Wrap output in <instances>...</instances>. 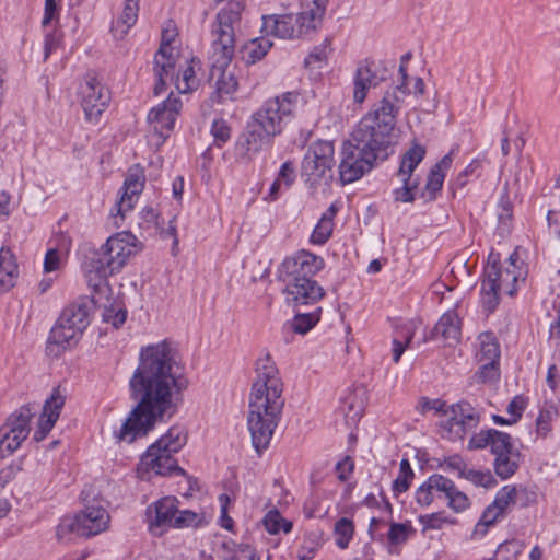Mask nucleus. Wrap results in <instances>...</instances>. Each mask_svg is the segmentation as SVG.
<instances>
[{
  "label": "nucleus",
  "mask_w": 560,
  "mask_h": 560,
  "mask_svg": "<svg viewBox=\"0 0 560 560\" xmlns=\"http://www.w3.org/2000/svg\"><path fill=\"white\" fill-rule=\"evenodd\" d=\"M167 47L165 43L160 46L154 57V73L156 83L154 85V94H160L165 86V80L171 77L173 78L175 60L174 57L166 54Z\"/></svg>",
  "instance_id": "5701e85b"
},
{
  "label": "nucleus",
  "mask_w": 560,
  "mask_h": 560,
  "mask_svg": "<svg viewBox=\"0 0 560 560\" xmlns=\"http://www.w3.org/2000/svg\"><path fill=\"white\" fill-rule=\"evenodd\" d=\"M415 533L413 527H389L387 532V547L390 553H398L404 545Z\"/></svg>",
  "instance_id": "e433bc0d"
},
{
  "label": "nucleus",
  "mask_w": 560,
  "mask_h": 560,
  "mask_svg": "<svg viewBox=\"0 0 560 560\" xmlns=\"http://www.w3.org/2000/svg\"><path fill=\"white\" fill-rule=\"evenodd\" d=\"M330 39L326 38L320 45L315 46L313 50L305 58V66L313 67L316 63H322L328 57Z\"/></svg>",
  "instance_id": "de8ad7c7"
},
{
  "label": "nucleus",
  "mask_w": 560,
  "mask_h": 560,
  "mask_svg": "<svg viewBox=\"0 0 560 560\" xmlns=\"http://www.w3.org/2000/svg\"><path fill=\"white\" fill-rule=\"evenodd\" d=\"M35 410L31 405L22 406L1 427L0 456L13 454L30 434V422Z\"/></svg>",
  "instance_id": "9b49d317"
},
{
  "label": "nucleus",
  "mask_w": 560,
  "mask_h": 560,
  "mask_svg": "<svg viewBox=\"0 0 560 560\" xmlns=\"http://www.w3.org/2000/svg\"><path fill=\"white\" fill-rule=\"evenodd\" d=\"M524 545L520 540L511 539L499 544L495 551L497 560H513L523 551Z\"/></svg>",
  "instance_id": "79ce46f5"
},
{
  "label": "nucleus",
  "mask_w": 560,
  "mask_h": 560,
  "mask_svg": "<svg viewBox=\"0 0 560 560\" xmlns=\"http://www.w3.org/2000/svg\"><path fill=\"white\" fill-rule=\"evenodd\" d=\"M256 374L248 399L247 427L254 448L261 453L270 444L285 399L279 371L269 355L257 360Z\"/></svg>",
  "instance_id": "f03ea898"
},
{
  "label": "nucleus",
  "mask_w": 560,
  "mask_h": 560,
  "mask_svg": "<svg viewBox=\"0 0 560 560\" xmlns=\"http://www.w3.org/2000/svg\"><path fill=\"white\" fill-rule=\"evenodd\" d=\"M479 350L476 354L479 363L478 377L481 382H491L499 377L500 346L492 334L485 332L478 338Z\"/></svg>",
  "instance_id": "dca6fc26"
},
{
  "label": "nucleus",
  "mask_w": 560,
  "mask_h": 560,
  "mask_svg": "<svg viewBox=\"0 0 560 560\" xmlns=\"http://www.w3.org/2000/svg\"><path fill=\"white\" fill-rule=\"evenodd\" d=\"M137 198L138 196H128L126 192L122 194L110 211V215L114 219V225L117 228L121 225L127 212L133 209V203Z\"/></svg>",
  "instance_id": "58836bf2"
},
{
  "label": "nucleus",
  "mask_w": 560,
  "mask_h": 560,
  "mask_svg": "<svg viewBox=\"0 0 560 560\" xmlns=\"http://www.w3.org/2000/svg\"><path fill=\"white\" fill-rule=\"evenodd\" d=\"M400 180L402 182V187L397 188L394 191L395 200L401 202H412L415 200L412 191L418 187L419 180L409 179L406 182V178H400Z\"/></svg>",
  "instance_id": "603ef678"
},
{
  "label": "nucleus",
  "mask_w": 560,
  "mask_h": 560,
  "mask_svg": "<svg viewBox=\"0 0 560 560\" xmlns=\"http://www.w3.org/2000/svg\"><path fill=\"white\" fill-rule=\"evenodd\" d=\"M334 154L332 142L318 140L312 143L302 161V174L306 180L313 185L320 180L330 182L334 177Z\"/></svg>",
  "instance_id": "1a4fd4ad"
},
{
  "label": "nucleus",
  "mask_w": 560,
  "mask_h": 560,
  "mask_svg": "<svg viewBox=\"0 0 560 560\" xmlns=\"http://www.w3.org/2000/svg\"><path fill=\"white\" fill-rule=\"evenodd\" d=\"M60 257L57 249H49L46 253L44 260V270L46 272H52L59 268Z\"/></svg>",
  "instance_id": "338daca9"
},
{
  "label": "nucleus",
  "mask_w": 560,
  "mask_h": 560,
  "mask_svg": "<svg viewBox=\"0 0 560 560\" xmlns=\"http://www.w3.org/2000/svg\"><path fill=\"white\" fill-rule=\"evenodd\" d=\"M354 533V527H335L336 544L339 548L346 549Z\"/></svg>",
  "instance_id": "0e129e2a"
},
{
  "label": "nucleus",
  "mask_w": 560,
  "mask_h": 560,
  "mask_svg": "<svg viewBox=\"0 0 560 560\" xmlns=\"http://www.w3.org/2000/svg\"><path fill=\"white\" fill-rule=\"evenodd\" d=\"M435 337L443 338L450 346L456 343L460 336L459 318L455 312H446L433 329Z\"/></svg>",
  "instance_id": "b1692460"
},
{
  "label": "nucleus",
  "mask_w": 560,
  "mask_h": 560,
  "mask_svg": "<svg viewBox=\"0 0 560 560\" xmlns=\"http://www.w3.org/2000/svg\"><path fill=\"white\" fill-rule=\"evenodd\" d=\"M298 92H284L264 104L252 114L236 142V151L243 158L268 149L277 136L294 118L300 102Z\"/></svg>",
  "instance_id": "7ed1b4c3"
},
{
  "label": "nucleus",
  "mask_w": 560,
  "mask_h": 560,
  "mask_svg": "<svg viewBox=\"0 0 560 560\" xmlns=\"http://www.w3.org/2000/svg\"><path fill=\"white\" fill-rule=\"evenodd\" d=\"M320 10L322 9H316L314 11L307 7H304L303 10L294 18L295 30L299 38L310 34L317 28L324 16L322 15Z\"/></svg>",
  "instance_id": "c85d7f7f"
},
{
  "label": "nucleus",
  "mask_w": 560,
  "mask_h": 560,
  "mask_svg": "<svg viewBox=\"0 0 560 560\" xmlns=\"http://www.w3.org/2000/svg\"><path fill=\"white\" fill-rule=\"evenodd\" d=\"M144 187V175L138 165L130 167L124 182V192L128 196H139Z\"/></svg>",
  "instance_id": "c9c22d12"
},
{
  "label": "nucleus",
  "mask_w": 560,
  "mask_h": 560,
  "mask_svg": "<svg viewBox=\"0 0 560 560\" xmlns=\"http://www.w3.org/2000/svg\"><path fill=\"white\" fill-rule=\"evenodd\" d=\"M435 497L436 492L433 485H430V477L417 488L415 493V499L421 506L430 505Z\"/></svg>",
  "instance_id": "09e8293b"
},
{
  "label": "nucleus",
  "mask_w": 560,
  "mask_h": 560,
  "mask_svg": "<svg viewBox=\"0 0 560 560\" xmlns=\"http://www.w3.org/2000/svg\"><path fill=\"white\" fill-rule=\"evenodd\" d=\"M137 471L141 479L147 480L151 478V472L156 476L186 475V471L178 466L174 455L154 443L141 456Z\"/></svg>",
  "instance_id": "2eb2a0df"
},
{
  "label": "nucleus",
  "mask_w": 560,
  "mask_h": 560,
  "mask_svg": "<svg viewBox=\"0 0 560 560\" xmlns=\"http://www.w3.org/2000/svg\"><path fill=\"white\" fill-rule=\"evenodd\" d=\"M557 411L553 407L541 409L536 419L537 434L545 438L551 431V422Z\"/></svg>",
  "instance_id": "49530a36"
},
{
  "label": "nucleus",
  "mask_w": 560,
  "mask_h": 560,
  "mask_svg": "<svg viewBox=\"0 0 560 560\" xmlns=\"http://www.w3.org/2000/svg\"><path fill=\"white\" fill-rule=\"evenodd\" d=\"M182 108L179 97L171 94L166 101L152 108L148 114V120L154 124V129L172 130L177 115Z\"/></svg>",
  "instance_id": "6ab92c4d"
},
{
  "label": "nucleus",
  "mask_w": 560,
  "mask_h": 560,
  "mask_svg": "<svg viewBox=\"0 0 560 560\" xmlns=\"http://www.w3.org/2000/svg\"><path fill=\"white\" fill-rule=\"evenodd\" d=\"M261 525H293L291 521H287L277 509H270L261 520Z\"/></svg>",
  "instance_id": "69168bd1"
},
{
  "label": "nucleus",
  "mask_w": 560,
  "mask_h": 560,
  "mask_svg": "<svg viewBox=\"0 0 560 560\" xmlns=\"http://www.w3.org/2000/svg\"><path fill=\"white\" fill-rule=\"evenodd\" d=\"M65 405V397L58 388H55L50 397L45 401L43 413L38 419L37 429L34 432V440L39 442L50 432L59 418L60 411Z\"/></svg>",
  "instance_id": "a211bd4d"
},
{
  "label": "nucleus",
  "mask_w": 560,
  "mask_h": 560,
  "mask_svg": "<svg viewBox=\"0 0 560 560\" xmlns=\"http://www.w3.org/2000/svg\"><path fill=\"white\" fill-rule=\"evenodd\" d=\"M492 434L493 436L490 442V451L494 455V458L506 454L508 451L515 450L510 434L498 430H494Z\"/></svg>",
  "instance_id": "ea45409f"
},
{
  "label": "nucleus",
  "mask_w": 560,
  "mask_h": 560,
  "mask_svg": "<svg viewBox=\"0 0 560 560\" xmlns=\"http://www.w3.org/2000/svg\"><path fill=\"white\" fill-rule=\"evenodd\" d=\"M79 96L86 120L97 122L110 101L108 89L95 73L89 72L80 84Z\"/></svg>",
  "instance_id": "f8f14e48"
},
{
  "label": "nucleus",
  "mask_w": 560,
  "mask_h": 560,
  "mask_svg": "<svg viewBox=\"0 0 560 560\" xmlns=\"http://www.w3.org/2000/svg\"><path fill=\"white\" fill-rule=\"evenodd\" d=\"M445 178V173L440 172V166H433L428 175L427 184H425V194L429 199H434L436 192L441 190L443 186V182Z\"/></svg>",
  "instance_id": "c03bdc74"
},
{
  "label": "nucleus",
  "mask_w": 560,
  "mask_h": 560,
  "mask_svg": "<svg viewBox=\"0 0 560 560\" xmlns=\"http://www.w3.org/2000/svg\"><path fill=\"white\" fill-rule=\"evenodd\" d=\"M19 267L16 258L8 247L0 249V294L10 291L16 283Z\"/></svg>",
  "instance_id": "4be33fe9"
},
{
  "label": "nucleus",
  "mask_w": 560,
  "mask_h": 560,
  "mask_svg": "<svg viewBox=\"0 0 560 560\" xmlns=\"http://www.w3.org/2000/svg\"><path fill=\"white\" fill-rule=\"evenodd\" d=\"M147 515L152 518L150 525H200L201 518L190 510H178L175 497H164L147 509Z\"/></svg>",
  "instance_id": "4468645a"
},
{
  "label": "nucleus",
  "mask_w": 560,
  "mask_h": 560,
  "mask_svg": "<svg viewBox=\"0 0 560 560\" xmlns=\"http://www.w3.org/2000/svg\"><path fill=\"white\" fill-rule=\"evenodd\" d=\"M242 11L241 2H229L212 24L210 81L214 82L220 98L230 97L238 85L231 61L235 51L234 24L240 22Z\"/></svg>",
  "instance_id": "39448f33"
},
{
  "label": "nucleus",
  "mask_w": 560,
  "mask_h": 560,
  "mask_svg": "<svg viewBox=\"0 0 560 560\" xmlns=\"http://www.w3.org/2000/svg\"><path fill=\"white\" fill-rule=\"evenodd\" d=\"M187 387L180 355L172 341L166 339L141 348L139 364L129 381L130 395L138 402L116 438L132 443L145 436L156 422L176 413Z\"/></svg>",
  "instance_id": "f257e3e1"
},
{
  "label": "nucleus",
  "mask_w": 560,
  "mask_h": 560,
  "mask_svg": "<svg viewBox=\"0 0 560 560\" xmlns=\"http://www.w3.org/2000/svg\"><path fill=\"white\" fill-rule=\"evenodd\" d=\"M303 510L307 518L322 517L327 512V509L322 505L316 495H312L306 500Z\"/></svg>",
  "instance_id": "13d9d810"
},
{
  "label": "nucleus",
  "mask_w": 560,
  "mask_h": 560,
  "mask_svg": "<svg viewBox=\"0 0 560 560\" xmlns=\"http://www.w3.org/2000/svg\"><path fill=\"white\" fill-rule=\"evenodd\" d=\"M446 500L448 506L457 512L464 511L469 505L468 497L457 488L454 489V492Z\"/></svg>",
  "instance_id": "680f3d73"
},
{
  "label": "nucleus",
  "mask_w": 560,
  "mask_h": 560,
  "mask_svg": "<svg viewBox=\"0 0 560 560\" xmlns=\"http://www.w3.org/2000/svg\"><path fill=\"white\" fill-rule=\"evenodd\" d=\"M385 73L386 70H381L375 61L366 59L360 62L353 74V101L358 104L363 103L369 90L385 81Z\"/></svg>",
  "instance_id": "f3484780"
},
{
  "label": "nucleus",
  "mask_w": 560,
  "mask_h": 560,
  "mask_svg": "<svg viewBox=\"0 0 560 560\" xmlns=\"http://www.w3.org/2000/svg\"><path fill=\"white\" fill-rule=\"evenodd\" d=\"M211 133L214 138V143L218 147H221L231 137V129L225 120L215 119L211 126Z\"/></svg>",
  "instance_id": "864d4df0"
},
{
  "label": "nucleus",
  "mask_w": 560,
  "mask_h": 560,
  "mask_svg": "<svg viewBox=\"0 0 560 560\" xmlns=\"http://www.w3.org/2000/svg\"><path fill=\"white\" fill-rule=\"evenodd\" d=\"M320 307H316L315 311L310 313H296L293 317L291 327L294 332L304 335L310 331L320 318Z\"/></svg>",
  "instance_id": "f704fd0d"
},
{
  "label": "nucleus",
  "mask_w": 560,
  "mask_h": 560,
  "mask_svg": "<svg viewBox=\"0 0 560 560\" xmlns=\"http://www.w3.org/2000/svg\"><path fill=\"white\" fill-rule=\"evenodd\" d=\"M527 269L524 266L517 249H515L503 265L493 260L485 268V279L481 284V301L488 312L494 311L499 304V294L510 296L517 291V283L524 281Z\"/></svg>",
  "instance_id": "6e6552de"
},
{
  "label": "nucleus",
  "mask_w": 560,
  "mask_h": 560,
  "mask_svg": "<svg viewBox=\"0 0 560 560\" xmlns=\"http://www.w3.org/2000/svg\"><path fill=\"white\" fill-rule=\"evenodd\" d=\"M526 406V399L523 396H515L508 405L506 412L511 417V422L516 423L521 419Z\"/></svg>",
  "instance_id": "052dcab7"
},
{
  "label": "nucleus",
  "mask_w": 560,
  "mask_h": 560,
  "mask_svg": "<svg viewBox=\"0 0 560 560\" xmlns=\"http://www.w3.org/2000/svg\"><path fill=\"white\" fill-rule=\"evenodd\" d=\"M323 268L324 259L305 250L285 258L278 268L285 303L298 307L315 304L323 299L325 290L313 279Z\"/></svg>",
  "instance_id": "423d86ee"
},
{
  "label": "nucleus",
  "mask_w": 560,
  "mask_h": 560,
  "mask_svg": "<svg viewBox=\"0 0 560 560\" xmlns=\"http://www.w3.org/2000/svg\"><path fill=\"white\" fill-rule=\"evenodd\" d=\"M277 179L283 184L284 189H289L295 180V171L293 163L284 162L278 173Z\"/></svg>",
  "instance_id": "bf43d9fd"
},
{
  "label": "nucleus",
  "mask_w": 560,
  "mask_h": 560,
  "mask_svg": "<svg viewBox=\"0 0 560 560\" xmlns=\"http://www.w3.org/2000/svg\"><path fill=\"white\" fill-rule=\"evenodd\" d=\"M81 336V332L73 330L70 326L58 319L50 330L48 340L50 346L56 345L66 348L75 345Z\"/></svg>",
  "instance_id": "7c9ffc66"
},
{
  "label": "nucleus",
  "mask_w": 560,
  "mask_h": 560,
  "mask_svg": "<svg viewBox=\"0 0 560 560\" xmlns=\"http://www.w3.org/2000/svg\"><path fill=\"white\" fill-rule=\"evenodd\" d=\"M229 560H260L256 550L249 544L232 542V555Z\"/></svg>",
  "instance_id": "3c124183"
},
{
  "label": "nucleus",
  "mask_w": 560,
  "mask_h": 560,
  "mask_svg": "<svg viewBox=\"0 0 560 560\" xmlns=\"http://www.w3.org/2000/svg\"><path fill=\"white\" fill-rule=\"evenodd\" d=\"M425 155V148L417 142L404 153L400 166L397 173L399 178H406V182L412 178V173L421 163Z\"/></svg>",
  "instance_id": "cd10ccee"
},
{
  "label": "nucleus",
  "mask_w": 560,
  "mask_h": 560,
  "mask_svg": "<svg viewBox=\"0 0 560 560\" xmlns=\"http://www.w3.org/2000/svg\"><path fill=\"white\" fill-rule=\"evenodd\" d=\"M137 237L130 232L110 236L85 265L89 284L97 288L107 277L118 272L128 258L137 253Z\"/></svg>",
  "instance_id": "0eeeda50"
},
{
  "label": "nucleus",
  "mask_w": 560,
  "mask_h": 560,
  "mask_svg": "<svg viewBox=\"0 0 560 560\" xmlns=\"http://www.w3.org/2000/svg\"><path fill=\"white\" fill-rule=\"evenodd\" d=\"M58 319L73 330L83 334L90 324L88 306L83 303L70 304L61 312Z\"/></svg>",
  "instance_id": "393cba45"
},
{
  "label": "nucleus",
  "mask_w": 560,
  "mask_h": 560,
  "mask_svg": "<svg viewBox=\"0 0 560 560\" xmlns=\"http://www.w3.org/2000/svg\"><path fill=\"white\" fill-rule=\"evenodd\" d=\"M353 460L350 457H346L342 462H339L336 465V469L338 471V477L341 480H347L349 475L353 470Z\"/></svg>",
  "instance_id": "774afa93"
},
{
  "label": "nucleus",
  "mask_w": 560,
  "mask_h": 560,
  "mask_svg": "<svg viewBox=\"0 0 560 560\" xmlns=\"http://www.w3.org/2000/svg\"><path fill=\"white\" fill-rule=\"evenodd\" d=\"M86 522L94 525H107L110 522V516L102 505L90 504L82 511L74 513L68 525H85Z\"/></svg>",
  "instance_id": "bb28decb"
},
{
  "label": "nucleus",
  "mask_w": 560,
  "mask_h": 560,
  "mask_svg": "<svg viewBox=\"0 0 560 560\" xmlns=\"http://www.w3.org/2000/svg\"><path fill=\"white\" fill-rule=\"evenodd\" d=\"M495 429L482 430L479 433L474 434L468 442V448L482 450L487 446L490 447V442L493 436L492 432Z\"/></svg>",
  "instance_id": "4d7b16f0"
},
{
  "label": "nucleus",
  "mask_w": 560,
  "mask_h": 560,
  "mask_svg": "<svg viewBox=\"0 0 560 560\" xmlns=\"http://www.w3.org/2000/svg\"><path fill=\"white\" fill-rule=\"evenodd\" d=\"M363 409L362 401L359 400L355 395H349L346 397L341 406L346 420L351 423L359 421L363 413Z\"/></svg>",
  "instance_id": "a19ab883"
},
{
  "label": "nucleus",
  "mask_w": 560,
  "mask_h": 560,
  "mask_svg": "<svg viewBox=\"0 0 560 560\" xmlns=\"http://www.w3.org/2000/svg\"><path fill=\"white\" fill-rule=\"evenodd\" d=\"M407 93L402 85L387 90L383 97L361 118L351 138L381 160L386 159L387 149L396 141L397 116Z\"/></svg>",
  "instance_id": "20e7f679"
},
{
  "label": "nucleus",
  "mask_w": 560,
  "mask_h": 560,
  "mask_svg": "<svg viewBox=\"0 0 560 560\" xmlns=\"http://www.w3.org/2000/svg\"><path fill=\"white\" fill-rule=\"evenodd\" d=\"M195 59L192 58L189 62V65L186 67V69L183 71V77L179 79L177 77L176 79V88L180 93H187L191 89H194L196 84L195 79V70H194V63Z\"/></svg>",
  "instance_id": "8fccbe9b"
},
{
  "label": "nucleus",
  "mask_w": 560,
  "mask_h": 560,
  "mask_svg": "<svg viewBox=\"0 0 560 560\" xmlns=\"http://www.w3.org/2000/svg\"><path fill=\"white\" fill-rule=\"evenodd\" d=\"M464 479L470 481L472 485L477 487H483L486 489H490L497 486L498 481L493 477L490 470H477L472 468H468L466 472H464Z\"/></svg>",
  "instance_id": "4c0bfd02"
},
{
  "label": "nucleus",
  "mask_w": 560,
  "mask_h": 560,
  "mask_svg": "<svg viewBox=\"0 0 560 560\" xmlns=\"http://www.w3.org/2000/svg\"><path fill=\"white\" fill-rule=\"evenodd\" d=\"M520 458L521 453L516 448L495 457L493 462L495 474L503 480L510 478L516 472L520 466Z\"/></svg>",
  "instance_id": "2f4dec72"
},
{
  "label": "nucleus",
  "mask_w": 560,
  "mask_h": 560,
  "mask_svg": "<svg viewBox=\"0 0 560 560\" xmlns=\"http://www.w3.org/2000/svg\"><path fill=\"white\" fill-rule=\"evenodd\" d=\"M516 488L504 486L495 495L492 504H490L482 513L476 525H493L503 515L511 503L515 502Z\"/></svg>",
  "instance_id": "412c9836"
},
{
  "label": "nucleus",
  "mask_w": 560,
  "mask_h": 560,
  "mask_svg": "<svg viewBox=\"0 0 560 560\" xmlns=\"http://www.w3.org/2000/svg\"><path fill=\"white\" fill-rule=\"evenodd\" d=\"M445 417L440 425L444 436L453 441L462 440L468 432L476 429L480 422L478 410L467 401H460L448 407Z\"/></svg>",
  "instance_id": "ddd939ff"
},
{
  "label": "nucleus",
  "mask_w": 560,
  "mask_h": 560,
  "mask_svg": "<svg viewBox=\"0 0 560 560\" xmlns=\"http://www.w3.org/2000/svg\"><path fill=\"white\" fill-rule=\"evenodd\" d=\"M106 528L107 527H96V529H92V527H57L56 537L60 542L71 544L75 542L78 539L94 537Z\"/></svg>",
  "instance_id": "473e14b6"
},
{
  "label": "nucleus",
  "mask_w": 560,
  "mask_h": 560,
  "mask_svg": "<svg viewBox=\"0 0 560 560\" xmlns=\"http://www.w3.org/2000/svg\"><path fill=\"white\" fill-rule=\"evenodd\" d=\"M139 0H125L120 18L113 24L112 32L116 38H124L138 20Z\"/></svg>",
  "instance_id": "a878e982"
},
{
  "label": "nucleus",
  "mask_w": 560,
  "mask_h": 560,
  "mask_svg": "<svg viewBox=\"0 0 560 560\" xmlns=\"http://www.w3.org/2000/svg\"><path fill=\"white\" fill-rule=\"evenodd\" d=\"M334 230V221L320 217L318 223L313 230L311 242L316 245L325 244L331 236Z\"/></svg>",
  "instance_id": "37998d69"
},
{
  "label": "nucleus",
  "mask_w": 560,
  "mask_h": 560,
  "mask_svg": "<svg viewBox=\"0 0 560 560\" xmlns=\"http://www.w3.org/2000/svg\"><path fill=\"white\" fill-rule=\"evenodd\" d=\"M415 478V474L399 472L397 478L393 481V492L396 497L405 493Z\"/></svg>",
  "instance_id": "e2e57ef3"
},
{
  "label": "nucleus",
  "mask_w": 560,
  "mask_h": 560,
  "mask_svg": "<svg viewBox=\"0 0 560 560\" xmlns=\"http://www.w3.org/2000/svg\"><path fill=\"white\" fill-rule=\"evenodd\" d=\"M127 319V311L125 308H105L103 312V320L112 324L115 328H119Z\"/></svg>",
  "instance_id": "6e6d98bb"
},
{
  "label": "nucleus",
  "mask_w": 560,
  "mask_h": 560,
  "mask_svg": "<svg viewBox=\"0 0 560 560\" xmlns=\"http://www.w3.org/2000/svg\"><path fill=\"white\" fill-rule=\"evenodd\" d=\"M430 485H433L438 498L447 499L456 488L455 483L443 475L433 474L430 476Z\"/></svg>",
  "instance_id": "a18cd8bd"
},
{
  "label": "nucleus",
  "mask_w": 560,
  "mask_h": 560,
  "mask_svg": "<svg viewBox=\"0 0 560 560\" xmlns=\"http://www.w3.org/2000/svg\"><path fill=\"white\" fill-rule=\"evenodd\" d=\"M412 331L410 327H406L402 332V340H399L397 337L393 339V361L397 363L402 353L405 352L407 346L410 343L412 339Z\"/></svg>",
  "instance_id": "5fc2aeb1"
},
{
  "label": "nucleus",
  "mask_w": 560,
  "mask_h": 560,
  "mask_svg": "<svg viewBox=\"0 0 560 560\" xmlns=\"http://www.w3.org/2000/svg\"><path fill=\"white\" fill-rule=\"evenodd\" d=\"M187 443V433L183 427L174 425L163 434L154 444L173 455L178 453Z\"/></svg>",
  "instance_id": "c756f323"
},
{
  "label": "nucleus",
  "mask_w": 560,
  "mask_h": 560,
  "mask_svg": "<svg viewBox=\"0 0 560 560\" xmlns=\"http://www.w3.org/2000/svg\"><path fill=\"white\" fill-rule=\"evenodd\" d=\"M380 159L376 153L368 148H362L352 138L343 142L341 161L339 164V177L342 184H350L361 178L369 172L374 162Z\"/></svg>",
  "instance_id": "9d476101"
},
{
  "label": "nucleus",
  "mask_w": 560,
  "mask_h": 560,
  "mask_svg": "<svg viewBox=\"0 0 560 560\" xmlns=\"http://www.w3.org/2000/svg\"><path fill=\"white\" fill-rule=\"evenodd\" d=\"M272 47V42L265 36L252 39L244 48V58L247 63H255L261 60L269 49Z\"/></svg>",
  "instance_id": "72a5a7b5"
},
{
  "label": "nucleus",
  "mask_w": 560,
  "mask_h": 560,
  "mask_svg": "<svg viewBox=\"0 0 560 560\" xmlns=\"http://www.w3.org/2000/svg\"><path fill=\"white\" fill-rule=\"evenodd\" d=\"M261 32L267 36L272 35L281 39L299 38L294 16L290 14L264 16Z\"/></svg>",
  "instance_id": "aec40b11"
}]
</instances>
